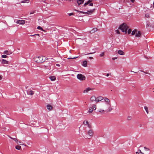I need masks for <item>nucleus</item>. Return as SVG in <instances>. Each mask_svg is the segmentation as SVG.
Segmentation results:
<instances>
[{"mask_svg": "<svg viewBox=\"0 0 154 154\" xmlns=\"http://www.w3.org/2000/svg\"><path fill=\"white\" fill-rule=\"evenodd\" d=\"M105 102V103L103 105V107L106 112H110L112 109L111 107V104L110 103L109 100L107 98H105L103 100Z\"/></svg>", "mask_w": 154, "mask_h": 154, "instance_id": "1", "label": "nucleus"}, {"mask_svg": "<svg viewBox=\"0 0 154 154\" xmlns=\"http://www.w3.org/2000/svg\"><path fill=\"white\" fill-rule=\"evenodd\" d=\"M33 60L37 63H42L48 60V58L45 56H40L35 57L33 59Z\"/></svg>", "mask_w": 154, "mask_h": 154, "instance_id": "2", "label": "nucleus"}, {"mask_svg": "<svg viewBox=\"0 0 154 154\" xmlns=\"http://www.w3.org/2000/svg\"><path fill=\"white\" fill-rule=\"evenodd\" d=\"M128 28L129 27L125 23H124L120 26L119 29H120L122 32H125L126 34L127 33V30Z\"/></svg>", "mask_w": 154, "mask_h": 154, "instance_id": "3", "label": "nucleus"}, {"mask_svg": "<svg viewBox=\"0 0 154 154\" xmlns=\"http://www.w3.org/2000/svg\"><path fill=\"white\" fill-rule=\"evenodd\" d=\"M90 100L92 102L97 103L100 101L103 100V97H91Z\"/></svg>", "mask_w": 154, "mask_h": 154, "instance_id": "4", "label": "nucleus"}, {"mask_svg": "<svg viewBox=\"0 0 154 154\" xmlns=\"http://www.w3.org/2000/svg\"><path fill=\"white\" fill-rule=\"evenodd\" d=\"M97 109V106L95 104H93L91 106L89 107V110L88 111V113L90 114L92 113L93 110H95Z\"/></svg>", "mask_w": 154, "mask_h": 154, "instance_id": "5", "label": "nucleus"}, {"mask_svg": "<svg viewBox=\"0 0 154 154\" xmlns=\"http://www.w3.org/2000/svg\"><path fill=\"white\" fill-rule=\"evenodd\" d=\"M77 78L80 80L82 81L85 80V77L83 75L81 74H79L77 75Z\"/></svg>", "mask_w": 154, "mask_h": 154, "instance_id": "6", "label": "nucleus"}, {"mask_svg": "<svg viewBox=\"0 0 154 154\" xmlns=\"http://www.w3.org/2000/svg\"><path fill=\"white\" fill-rule=\"evenodd\" d=\"M74 10L75 11L79 12L80 13L85 14H91L92 13L94 12V11L95 10V9H92L91 10H90L89 11L88 10V11L87 12H83V11H79L77 10L76 9H74Z\"/></svg>", "mask_w": 154, "mask_h": 154, "instance_id": "7", "label": "nucleus"}, {"mask_svg": "<svg viewBox=\"0 0 154 154\" xmlns=\"http://www.w3.org/2000/svg\"><path fill=\"white\" fill-rule=\"evenodd\" d=\"M88 133L89 135L88 138L90 139L94 135V131L92 129H90L88 131Z\"/></svg>", "mask_w": 154, "mask_h": 154, "instance_id": "8", "label": "nucleus"}, {"mask_svg": "<svg viewBox=\"0 0 154 154\" xmlns=\"http://www.w3.org/2000/svg\"><path fill=\"white\" fill-rule=\"evenodd\" d=\"M16 23L19 24L23 25L25 23V21L24 20H18L16 21Z\"/></svg>", "mask_w": 154, "mask_h": 154, "instance_id": "9", "label": "nucleus"}, {"mask_svg": "<svg viewBox=\"0 0 154 154\" xmlns=\"http://www.w3.org/2000/svg\"><path fill=\"white\" fill-rule=\"evenodd\" d=\"M27 94L29 95H33L34 94V91L30 89H29L27 91Z\"/></svg>", "mask_w": 154, "mask_h": 154, "instance_id": "10", "label": "nucleus"}, {"mask_svg": "<svg viewBox=\"0 0 154 154\" xmlns=\"http://www.w3.org/2000/svg\"><path fill=\"white\" fill-rule=\"evenodd\" d=\"M92 90V89L91 88L88 87L86 88L85 90H84L83 93H88L89 91L90 90Z\"/></svg>", "mask_w": 154, "mask_h": 154, "instance_id": "11", "label": "nucleus"}, {"mask_svg": "<svg viewBox=\"0 0 154 154\" xmlns=\"http://www.w3.org/2000/svg\"><path fill=\"white\" fill-rule=\"evenodd\" d=\"M47 108L49 111L52 110L53 108L52 106L50 104H48L47 105Z\"/></svg>", "mask_w": 154, "mask_h": 154, "instance_id": "12", "label": "nucleus"}, {"mask_svg": "<svg viewBox=\"0 0 154 154\" xmlns=\"http://www.w3.org/2000/svg\"><path fill=\"white\" fill-rule=\"evenodd\" d=\"M77 2L79 6L83 4L84 2L83 0H77Z\"/></svg>", "mask_w": 154, "mask_h": 154, "instance_id": "13", "label": "nucleus"}, {"mask_svg": "<svg viewBox=\"0 0 154 154\" xmlns=\"http://www.w3.org/2000/svg\"><path fill=\"white\" fill-rule=\"evenodd\" d=\"M105 112H106L104 109H99L97 110V112L100 113H103Z\"/></svg>", "mask_w": 154, "mask_h": 154, "instance_id": "14", "label": "nucleus"}, {"mask_svg": "<svg viewBox=\"0 0 154 154\" xmlns=\"http://www.w3.org/2000/svg\"><path fill=\"white\" fill-rule=\"evenodd\" d=\"M8 61L5 59H2V63L3 64H8Z\"/></svg>", "mask_w": 154, "mask_h": 154, "instance_id": "15", "label": "nucleus"}, {"mask_svg": "<svg viewBox=\"0 0 154 154\" xmlns=\"http://www.w3.org/2000/svg\"><path fill=\"white\" fill-rule=\"evenodd\" d=\"M49 79L51 81H54L56 79V78L54 76H51L49 77Z\"/></svg>", "mask_w": 154, "mask_h": 154, "instance_id": "16", "label": "nucleus"}, {"mask_svg": "<svg viewBox=\"0 0 154 154\" xmlns=\"http://www.w3.org/2000/svg\"><path fill=\"white\" fill-rule=\"evenodd\" d=\"M118 53L120 55H124L125 54V53L124 52H123L122 51L120 50H119L118 52Z\"/></svg>", "mask_w": 154, "mask_h": 154, "instance_id": "17", "label": "nucleus"}, {"mask_svg": "<svg viewBox=\"0 0 154 154\" xmlns=\"http://www.w3.org/2000/svg\"><path fill=\"white\" fill-rule=\"evenodd\" d=\"M98 29L97 28H93L92 30H91L90 32L91 33H93L97 31Z\"/></svg>", "mask_w": 154, "mask_h": 154, "instance_id": "18", "label": "nucleus"}, {"mask_svg": "<svg viewBox=\"0 0 154 154\" xmlns=\"http://www.w3.org/2000/svg\"><path fill=\"white\" fill-rule=\"evenodd\" d=\"M92 1V0H89L87 2L85 3L83 5V6H85L89 4Z\"/></svg>", "mask_w": 154, "mask_h": 154, "instance_id": "19", "label": "nucleus"}, {"mask_svg": "<svg viewBox=\"0 0 154 154\" xmlns=\"http://www.w3.org/2000/svg\"><path fill=\"white\" fill-rule=\"evenodd\" d=\"M87 61L85 60L83 62L82 66L84 67H86L87 66Z\"/></svg>", "mask_w": 154, "mask_h": 154, "instance_id": "20", "label": "nucleus"}, {"mask_svg": "<svg viewBox=\"0 0 154 154\" xmlns=\"http://www.w3.org/2000/svg\"><path fill=\"white\" fill-rule=\"evenodd\" d=\"M141 36L140 32L139 31L137 33H136L135 36L137 37H140Z\"/></svg>", "mask_w": 154, "mask_h": 154, "instance_id": "21", "label": "nucleus"}, {"mask_svg": "<svg viewBox=\"0 0 154 154\" xmlns=\"http://www.w3.org/2000/svg\"><path fill=\"white\" fill-rule=\"evenodd\" d=\"M9 137L11 139H13V140H14L18 144V140L17 139V138H13L11 137H10L9 136Z\"/></svg>", "mask_w": 154, "mask_h": 154, "instance_id": "22", "label": "nucleus"}, {"mask_svg": "<svg viewBox=\"0 0 154 154\" xmlns=\"http://www.w3.org/2000/svg\"><path fill=\"white\" fill-rule=\"evenodd\" d=\"M137 30L136 29H135L134 30H133L132 31V32L131 33V35H134L135 34L137 33Z\"/></svg>", "mask_w": 154, "mask_h": 154, "instance_id": "23", "label": "nucleus"}, {"mask_svg": "<svg viewBox=\"0 0 154 154\" xmlns=\"http://www.w3.org/2000/svg\"><path fill=\"white\" fill-rule=\"evenodd\" d=\"M151 26V25L150 23L148 21L146 22V28L148 27H150Z\"/></svg>", "mask_w": 154, "mask_h": 154, "instance_id": "24", "label": "nucleus"}, {"mask_svg": "<svg viewBox=\"0 0 154 154\" xmlns=\"http://www.w3.org/2000/svg\"><path fill=\"white\" fill-rule=\"evenodd\" d=\"M21 146H19V145L15 147V148L16 149L19 150H20L21 149Z\"/></svg>", "mask_w": 154, "mask_h": 154, "instance_id": "25", "label": "nucleus"}, {"mask_svg": "<svg viewBox=\"0 0 154 154\" xmlns=\"http://www.w3.org/2000/svg\"><path fill=\"white\" fill-rule=\"evenodd\" d=\"M145 151H147L149 153H150V149L149 148L145 147Z\"/></svg>", "mask_w": 154, "mask_h": 154, "instance_id": "26", "label": "nucleus"}, {"mask_svg": "<svg viewBox=\"0 0 154 154\" xmlns=\"http://www.w3.org/2000/svg\"><path fill=\"white\" fill-rule=\"evenodd\" d=\"M145 110L147 114H149V110L148 108L146 106H145Z\"/></svg>", "mask_w": 154, "mask_h": 154, "instance_id": "27", "label": "nucleus"}, {"mask_svg": "<svg viewBox=\"0 0 154 154\" xmlns=\"http://www.w3.org/2000/svg\"><path fill=\"white\" fill-rule=\"evenodd\" d=\"M84 124V125H88L89 123L88 122V121H87V120H85L84 122H83Z\"/></svg>", "mask_w": 154, "mask_h": 154, "instance_id": "28", "label": "nucleus"}, {"mask_svg": "<svg viewBox=\"0 0 154 154\" xmlns=\"http://www.w3.org/2000/svg\"><path fill=\"white\" fill-rule=\"evenodd\" d=\"M4 53L6 55L9 54V51L7 50L5 51H4Z\"/></svg>", "mask_w": 154, "mask_h": 154, "instance_id": "29", "label": "nucleus"}, {"mask_svg": "<svg viewBox=\"0 0 154 154\" xmlns=\"http://www.w3.org/2000/svg\"><path fill=\"white\" fill-rule=\"evenodd\" d=\"M145 17L147 18L149 17V14L148 13H146L145 14Z\"/></svg>", "mask_w": 154, "mask_h": 154, "instance_id": "30", "label": "nucleus"}, {"mask_svg": "<svg viewBox=\"0 0 154 154\" xmlns=\"http://www.w3.org/2000/svg\"><path fill=\"white\" fill-rule=\"evenodd\" d=\"M145 75L149 76L150 75V74L149 72H145Z\"/></svg>", "mask_w": 154, "mask_h": 154, "instance_id": "31", "label": "nucleus"}, {"mask_svg": "<svg viewBox=\"0 0 154 154\" xmlns=\"http://www.w3.org/2000/svg\"><path fill=\"white\" fill-rule=\"evenodd\" d=\"M132 119V118L131 116H128L127 118V119L128 120H130L131 119Z\"/></svg>", "mask_w": 154, "mask_h": 154, "instance_id": "32", "label": "nucleus"}, {"mask_svg": "<svg viewBox=\"0 0 154 154\" xmlns=\"http://www.w3.org/2000/svg\"><path fill=\"white\" fill-rule=\"evenodd\" d=\"M37 29H38L41 30H42V31H44V30L42 29V28L40 26H38L37 28Z\"/></svg>", "mask_w": 154, "mask_h": 154, "instance_id": "33", "label": "nucleus"}, {"mask_svg": "<svg viewBox=\"0 0 154 154\" xmlns=\"http://www.w3.org/2000/svg\"><path fill=\"white\" fill-rule=\"evenodd\" d=\"M132 30L131 29H129L128 31V34H130Z\"/></svg>", "mask_w": 154, "mask_h": 154, "instance_id": "34", "label": "nucleus"}, {"mask_svg": "<svg viewBox=\"0 0 154 154\" xmlns=\"http://www.w3.org/2000/svg\"><path fill=\"white\" fill-rule=\"evenodd\" d=\"M2 57L3 58H6L8 56L5 55H3L2 56Z\"/></svg>", "mask_w": 154, "mask_h": 154, "instance_id": "35", "label": "nucleus"}, {"mask_svg": "<svg viewBox=\"0 0 154 154\" xmlns=\"http://www.w3.org/2000/svg\"><path fill=\"white\" fill-rule=\"evenodd\" d=\"M104 52H102L100 54V56L101 57H103L104 55Z\"/></svg>", "mask_w": 154, "mask_h": 154, "instance_id": "36", "label": "nucleus"}, {"mask_svg": "<svg viewBox=\"0 0 154 154\" xmlns=\"http://www.w3.org/2000/svg\"><path fill=\"white\" fill-rule=\"evenodd\" d=\"M88 125V127L90 128H91L92 127V126H91V124H89V123H88V125Z\"/></svg>", "mask_w": 154, "mask_h": 154, "instance_id": "37", "label": "nucleus"}, {"mask_svg": "<svg viewBox=\"0 0 154 154\" xmlns=\"http://www.w3.org/2000/svg\"><path fill=\"white\" fill-rule=\"evenodd\" d=\"M138 151H139V154H144L139 149L138 150Z\"/></svg>", "mask_w": 154, "mask_h": 154, "instance_id": "38", "label": "nucleus"}, {"mask_svg": "<svg viewBox=\"0 0 154 154\" xmlns=\"http://www.w3.org/2000/svg\"><path fill=\"white\" fill-rule=\"evenodd\" d=\"M74 14V13H71L68 14L69 16H70L71 15H72Z\"/></svg>", "mask_w": 154, "mask_h": 154, "instance_id": "39", "label": "nucleus"}, {"mask_svg": "<svg viewBox=\"0 0 154 154\" xmlns=\"http://www.w3.org/2000/svg\"><path fill=\"white\" fill-rule=\"evenodd\" d=\"M116 32L118 34H120V32L118 29L116 30Z\"/></svg>", "mask_w": 154, "mask_h": 154, "instance_id": "40", "label": "nucleus"}, {"mask_svg": "<svg viewBox=\"0 0 154 154\" xmlns=\"http://www.w3.org/2000/svg\"><path fill=\"white\" fill-rule=\"evenodd\" d=\"M89 6H92L93 5V3H91L89 4Z\"/></svg>", "mask_w": 154, "mask_h": 154, "instance_id": "41", "label": "nucleus"}, {"mask_svg": "<svg viewBox=\"0 0 154 154\" xmlns=\"http://www.w3.org/2000/svg\"><path fill=\"white\" fill-rule=\"evenodd\" d=\"M96 52V51H94L93 52H92V53H89L88 54H94V53H95Z\"/></svg>", "mask_w": 154, "mask_h": 154, "instance_id": "42", "label": "nucleus"}, {"mask_svg": "<svg viewBox=\"0 0 154 154\" xmlns=\"http://www.w3.org/2000/svg\"><path fill=\"white\" fill-rule=\"evenodd\" d=\"M117 57H115L112 58V59L113 60H115V59H117Z\"/></svg>", "mask_w": 154, "mask_h": 154, "instance_id": "43", "label": "nucleus"}, {"mask_svg": "<svg viewBox=\"0 0 154 154\" xmlns=\"http://www.w3.org/2000/svg\"><path fill=\"white\" fill-rule=\"evenodd\" d=\"M2 76L0 75V80H2Z\"/></svg>", "mask_w": 154, "mask_h": 154, "instance_id": "44", "label": "nucleus"}, {"mask_svg": "<svg viewBox=\"0 0 154 154\" xmlns=\"http://www.w3.org/2000/svg\"><path fill=\"white\" fill-rule=\"evenodd\" d=\"M18 142H19V143L20 144L22 145V144H21L22 142L21 141H18ZM18 144H19V143H18Z\"/></svg>", "mask_w": 154, "mask_h": 154, "instance_id": "45", "label": "nucleus"}, {"mask_svg": "<svg viewBox=\"0 0 154 154\" xmlns=\"http://www.w3.org/2000/svg\"><path fill=\"white\" fill-rule=\"evenodd\" d=\"M26 1H22L21 2V3H25L26 2Z\"/></svg>", "mask_w": 154, "mask_h": 154, "instance_id": "46", "label": "nucleus"}, {"mask_svg": "<svg viewBox=\"0 0 154 154\" xmlns=\"http://www.w3.org/2000/svg\"><path fill=\"white\" fill-rule=\"evenodd\" d=\"M89 58L90 59H93V58L92 57H89Z\"/></svg>", "mask_w": 154, "mask_h": 154, "instance_id": "47", "label": "nucleus"}, {"mask_svg": "<svg viewBox=\"0 0 154 154\" xmlns=\"http://www.w3.org/2000/svg\"><path fill=\"white\" fill-rule=\"evenodd\" d=\"M56 65L57 66H60V65H59V64H56Z\"/></svg>", "mask_w": 154, "mask_h": 154, "instance_id": "48", "label": "nucleus"}, {"mask_svg": "<svg viewBox=\"0 0 154 154\" xmlns=\"http://www.w3.org/2000/svg\"><path fill=\"white\" fill-rule=\"evenodd\" d=\"M136 154H140L139 151H138L137 152H136Z\"/></svg>", "mask_w": 154, "mask_h": 154, "instance_id": "49", "label": "nucleus"}, {"mask_svg": "<svg viewBox=\"0 0 154 154\" xmlns=\"http://www.w3.org/2000/svg\"><path fill=\"white\" fill-rule=\"evenodd\" d=\"M147 49L148 50H149V48L148 47L147 45Z\"/></svg>", "mask_w": 154, "mask_h": 154, "instance_id": "50", "label": "nucleus"}, {"mask_svg": "<svg viewBox=\"0 0 154 154\" xmlns=\"http://www.w3.org/2000/svg\"><path fill=\"white\" fill-rule=\"evenodd\" d=\"M135 0H131V2H132L133 3L134 2Z\"/></svg>", "mask_w": 154, "mask_h": 154, "instance_id": "51", "label": "nucleus"}, {"mask_svg": "<svg viewBox=\"0 0 154 154\" xmlns=\"http://www.w3.org/2000/svg\"><path fill=\"white\" fill-rule=\"evenodd\" d=\"M35 12V11H33V12H31L30 13V14H33Z\"/></svg>", "mask_w": 154, "mask_h": 154, "instance_id": "52", "label": "nucleus"}, {"mask_svg": "<svg viewBox=\"0 0 154 154\" xmlns=\"http://www.w3.org/2000/svg\"><path fill=\"white\" fill-rule=\"evenodd\" d=\"M76 58V57H73V58H68V59H75Z\"/></svg>", "mask_w": 154, "mask_h": 154, "instance_id": "53", "label": "nucleus"}, {"mask_svg": "<svg viewBox=\"0 0 154 154\" xmlns=\"http://www.w3.org/2000/svg\"><path fill=\"white\" fill-rule=\"evenodd\" d=\"M34 35H38V36H39V34H35Z\"/></svg>", "mask_w": 154, "mask_h": 154, "instance_id": "54", "label": "nucleus"}, {"mask_svg": "<svg viewBox=\"0 0 154 154\" xmlns=\"http://www.w3.org/2000/svg\"><path fill=\"white\" fill-rule=\"evenodd\" d=\"M109 75V74L108 73H107L106 75L107 76H108Z\"/></svg>", "mask_w": 154, "mask_h": 154, "instance_id": "55", "label": "nucleus"}, {"mask_svg": "<svg viewBox=\"0 0 154 154\" xmlns=\"http://www.w3.org/2000/svg\"><path fill=\"white\" fill-rule=\"evenodd\" d=\"M153 7L154 8V2L153 3Z\"/></svg>", "mask_w": 154, "mask_h": 154, "instance_id": "56", "label": "nucleus"}, {"mask_svg": "<svg viewBox=\"0 0 154 154\" xmlns=\"http://www.w3.org/2000/svg\"><path fill=\"white\" fill-rule=\"evenodd\" d=\"M131 72H134L133 71H131Z\"/></svg>", "mask_w": 154, "mask_h": 154, "instance_id": "57", "label": "nucleus"}]
</instances>
